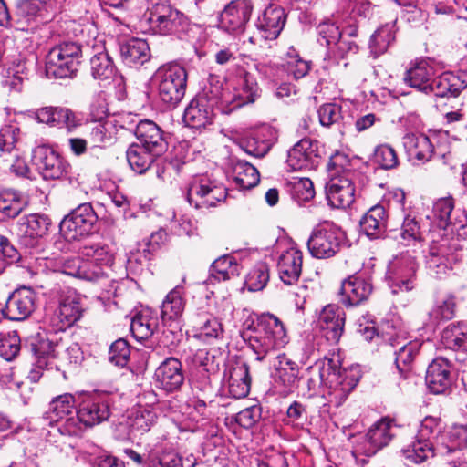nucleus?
<instances>
[{
    "instance_id": "obj_1",
    "label": "nucleus",
    "mask_w": 467,
    "mask_h": 467,
    "mask_svg": "<svg viewBox=\"0 0 467 467\" xmlns=\"http://www.w3.org/2000/svg\"><path fill=\"white\" fill-rule=\"evenodd\" d=\"M140 24L142 30L162 36H180L189 27L188 18L167 0H147Z\"/></svg>"
},
{
    "instance_id": "obj_2",
    "label": "nucleus",
    "mask_w": 467,
    "mask_h": 467,
    "mask_svg": "<svg viewBox=\"0 0 467 467\" xmlns=\"http://www.w3.org/2000/svg\"><path fill=\"white\" fill-rule=\"evenodd\" d=\"M320 379L331 391L330 402L341 406L359 380L358 368L341 369L339 357L325 358L319 370Z\"/></svg>"
},
{
    "instance_id": "obj_3",
    "label": "nucleus",
    "mask_w": 467,
    "mask_h": 467,
    "mask_svg": "<svg viewBox=\"0 0 467 467\" xmlns=\"http://www.w3.org/2000/svg\"><path fill=\"white\" fill-rule=\"evenodd\" d=\"M187 71L177 63L161 65L153 74L160 100L168 108H175L183 99L187 88Z\"/></svg>"
},
{
    "instance_id": "obj_4",
    "label": "nucleus",
    "mask_w": 467,
    "mask_h": 467,
    "mask_svg": "<svg viewBox=\"0 0 467 467\" xmlns=\"http://www.w3.org/2000/svg\"><path fill=\"white\" fill-rule=\"evenodd\" d=\"M110 415V396L96 393L87 397L79 404L77 418L67 420L64 430L68 436H80L85 427H92L109 419Z\"/></svg>"
},
{
    "instance_id": "obj_5",
    "label": "nucleus",
    "mask_w": 467,
    "mask_h": 467,
    "mask_svg": "<svg viewBox=\"0 0 467 467\" xmlns=\"http://www.w3.org/2000/svg\"><path fill=\"white\" fill-rule=\"evenodd\" d=\"M345 157L337 154L332 157L330 166L332 177L326 185V194L329 204L334 208L345 209L349 207L355 198L354 177L355 172L343 167Z\"/></svg>"
},
{
    "instance_id": "obj_6",
    "label": "nucleus",
    "mask_w": 467,
    "mask_h": 467,
    "mask_svg": "<svg viewBox=\"0 0 467 467\" xmlns=\"http://www.w3.org/2000/svg\"><path fill=\"white\" fill-rule=\"evenodd\" d=\"M81 54L80 44L63 42L57 45L47 56V75L56 78L74 77L80 63Z\"/></svg>"
},
{
    "instance_id": "obj_7",
    "label": "nucleus",
    "mask_w": 467,
    "mask_h": 467,
    "mask_svg": "<svg viewBox=\"0 0 467 467\" xmlns=\"http://www.w3.org/2000/svg\"><path fill=\"white\" fill-rule=\"evenodd\" d=\"M345 239V233L340 227L326 221L313 229L307 240V248L315 258H331L339 252Z\"/></svg>"
},
{
    "instance_id": "obj_8",
    "label": "nucleus",
    "mask_w": 467,
    "mask_h": 467,
    "mask_svg": "<svg viewBox=\"0 0 467 467\" xmlns=\"http://www.w3.org/2000/svg\"><path fill=\"white\" fill-rule=\"evenodd\" d=\"M57 9L55 0H22L16 8L14 27L33 31L39 25L48 22Z\"/></svg>"
},
{
    "instance_id": "obj_9",
    "label": "nucleus",
    "mask_w": 467,
    "mask_h": 467,
    "mask_svg": "<svg viewBox=\"0 0 467 467\" xmlns=\"http://www.w3.org/2000/svg\"><path fill=\"white\" fill-rule=\"evenodd\" d=\"M418 266L416 257L408 252L392 259L388 267L387 280L393 294L408 292L415 287Z\"/></svg>"
},
{
    "instance_id": "obj_10",
    "label": "nucleus",
    "mask_w": 467,
    "mask_h": 467,
    "mask_svg": "<svg viewBox=\"0 0 467 467\" xmlns=\"http://www.w3.org/2000/svg\"><path fill=\"white\" fill-rule=\"evenodd\" d=\"M225 197V188L205 176L194 177L187 188V200L197 209L214 207Z\"/></svg>"
},
{
    "instance_id": "obj_11",
    "label": "nucleus",
    "mask_w": 467,
    "mask_h": 467,
    "mask_svg": "<svg viewBox=\"0 0 467 467\" xmlns=\"http://www.w3.org/2000/svg\"><path fill=\"white\" fill-rule=\"evenodd\" d=\"M98 220L90 203H82L61 221L59 229L67 241H75L93 232Z\"/></svg>"
},
{
    "instance_id": "obj_12",
    "label": "nucleus",
    "mask_w": 467,
    "mask_h": 467,
    "mask_svg": "<svg viewBox=\"0 0 467 467\" xmlns=\"http://www.w3.org/2000/svg\"><path fill=\"white\" fill-rule=\"evenodd\" d=\"M286 13L283 7L267 6L254 22L255 32L249 41L256 44L260 40H275L285 27Z\"/></svg>"
},
{
    "instance_id": "obj_13",
    "label": "nucleus",
    "mask_w": 467,
    "mask_h": 467,
    "mask_svg": "<svg viewBox=\"0 0 467 467\" xmlns=\"http://www.w3.org/2000/svg\"><path fill=\"white\" fill-rule=\"evenodd\" d=\"M78 254L84 264L90 265L91 272H98L96 280L105 276L114 263V253L101 242H88L78 248Z\"/></svg>"
},
{
    "instance_id": "obj_14",
    "label": "nucleus",
    "mask_w": 467,
    "mask_h": 467,
    "mask_svg": "<svg viewBox=\"0 0 467 467\" xmlns=\"http://www.w3.org/2000/svg\"><path fill=\"white\" fill-rule=\"evenodd\" d=\"M277 248H284L277 261L280 279L285 285H293L301 275L303 253L295 244L289 242L278 243Z\"/></svg>"
},
{
    "instance_id": "obj_15",
    "label": "nucleus",
    "mask_w": 467,
    "mask_h": 467,
    "mask_svg": "<svg viewBox=\"0 0 467 467\" xmlns=\"http://www.w3.org/2000/svg\"><path fill=\"white\" fill-rule=\"evenodd\" d=\"M460 260L456 250L447 242L432 244L426 256V267L429 274L435 278H443Z\"/></svg>"
},
{
    "instance_id": "obj_16",
    "label": "nucleus",
    "mask_w": 467,
    "mask_h": 467,
    "mask_svg": "<svg viewBox=\"0 0 467 467\" xmlns=\"http://www.w3.org/2000/svg\"><path fill=\"white\" fill-rule=\"evenodd\" d=\"M75 398L72 394L65 393L54 398L48 404L47 410L43 413V420L49 426H57L58 431L68 435L64 430L67 420L77 418Z\"/></svg>"
},
{
    "instance_id": "obj_17",
    "label": "nucleus",
    "mask_w": 467,
    "mask_h": 467,
    "mask_svg": "<svg viewBox=\"0 0 467 467\" xmlns=\"http://www.w3.org/2000/svg\"><path fill=\"white\" fill-rule=\"evenodd\" d=\"M32 161L45 180L60 179L67 172V163L45 145L34 149Z\"/></svg>"
},
{
    "instance_id": "obj_18",
    "label": "nucleus",
    "mask_w": 467,
    "mask_h": 467,
    "mask_svg": "<svg viewBox=\"0 0 467 467\" xmlns=\"http://www.w3.org/2000/svg\"><path fill=\"white\" fill-rule=\"evenodd\" d=\"M254 5L251 0H233L220 15V26L230 33L243 32L249 21Z\"/></svg>"
},
{
    "instance_id": "obj_19",
    "label": "nucleus",
    "mask_w": 467,
    "mask_h": 467,
    "mask_svg": "<svg viewBox=\"0 0 467 467\" xmlns=\"http://www.w3.org/2000/svg\"><path fill=\"white\" fill-rule=\"evenodd\" d=\"M57 331L40 328L38 332L30 336L29 344L35 356L36 366L39 368H48L56 358Z\"/></svg>"
},
{
    "instance_id": "obj_20",
    "label": "nucleus",
    "mask_w": 467,
    "mask_h": 467,
    "mask_svg": "<svg viewBox=\"0 0 467 467\" xmlns=\"http://www.w3.org/2000/svg\"><path fill=\"white\" fill-rule=\"evenodd\" d=\"M389 200L390 206L400 213L402 218V224L400 230V236L405 245H410L414 242H420L421 232L418 221L407 213L405 192L397 189L391 193Z\"/></svg>"
},
{
    "instance_id": "obj_21",
    "label": "nucleus",
    "mask_w": 467,
    "mask_h": 467,
    "mask_svg": "<svg viewBox=\"0 0 467 467\" xmlns=\"http://www.w3.org/2000/svg\"><path fill=\"white\" fill-rule=\"evenodd\" d=\"M51 225L48 216L31 213L23 216L16 223L17 235L25 245L33 246L37 240L47 235Z\"/></svg>"
},
{
    "instance_id": "obj_22",
    "label": "nucleus",
    "mask_w": 467,
    "mask_h": 467,
    "mask_svg": "<svg viewBox=\"0 0 467 467\" xmlns=\"http://www.w3.org/2000/svg\"><path fill=\"white\" fill-rule=\"evenodd\" d=\"M213 105L206 96H197L186 107L182 120L192 129L202 130L213 124Z\"/></svg>"
},
{
    "instance_id": "obj_23",
    "label": "nucleus",
    "mask_w": 467,
    "mask_h": 467,
    "mask_svg": "<svg viewBox=\"0 0 467 467\" xmlns=\"http://www.w3.org/2000/svg\"><path fill=\"white\" fill-rule=\"evenodd\" d=\"M423 133H406L402 139L409 160L415 165L429 161L435 152L434 140Z\"/></svg>"
},
{
    "instance_id": "obj_24",
    "label": "nucleus",
    "mask_w": 467,
    "mask_h": 467,
    "mask_svg": "<svg viewBox=\"0 0 467 467\" xmlns=\"http://www.w3.org/2000/svg\"><path fill=\"white\" fill-rule=\"evenodd\" d=\"M317 142L304 138L297 141L287 152L286 164L291 171L312 168L318 154Z\"/></svg>"
},
{
    "instance_id": "obj_25",
    "label": "nucleus",
    "mask_w": 467,
    "mask_h": 467,
    "mask_svg": "<svg viewBox=\"0 0 467 467\" xmlns=\"http://www.w3.org/2000/svg\"><path fill=\"white\" fill-rule=\"evenodd\" d=\"M433 217L438 226L446 229L453 226L462 229L467 226V214L462 210L454 209V201L451 197L437 200L433 204Z\"/></svg>"
},
{
    "instance_id": "obj_26",
    "label": "nucleus",
    "mask_w": 467,
    "mask_h": 467,
    "mask_svg": "<svg viewBox=\"0 0 467 467\" xmlns=\"http://www.w3.org/2000/svg\"><path fill=\"white\" fill-rule=\"evenodd\" d=\"M157 387L172 392L181 388L184 381L182 363L175 358H168L157 368L154 373Z\"/></svg>"
},
{
    "instance_id": "obj_27",
    "label": "nucleus",
    "mask_w": 467,
    "mask_h": 467,
    "mask_svg": "<svg viewBox=\"0 0 467 467\" xmlns=\"http://www.w3.org/2000/svg\"><path fill=\"white\" fill-rule=\"evenodd\" d=\"M135 136L141 145L155 154L162 155L168 149L161 128L152 120L141 119L136 126Z\"/></svg>"
},
{
    "instance_id": "obj_28",
    "label": "nucleus",
    "mask_w": 467,
    "mask_h": 467,
    "mask_svg": "<svg viewBox=\"0 0 467 467\" xmlns=\"http://www.w3.org/2000/svg\"><path fill=\"white\" fill-rule=\"evenodd\" d=\"M36 295L28 287L16 290L5 304L9 321H24L35 309Z\"/></svg>"
},
{
    "instance_id": "obj_29",
    "label": "nucleus",
    "mask_w": 467,
    "mask_h": 467,
    "mask_svg": "<svg viewBox=\"0 0 467 467\" xmlns=\"http://www.w3.org/2000/svg\"><path fill=\"white\" fill-rule=\"evenodd\" d=\"M467 87V73L444 72L432 79L430 94L436 97H457Z\"/></svg>"
},
{
    "instance_id": "obj_30",
    "label": "nucleus",
    "mask_w": 467,
    "mask_h": 467,
    "mask_svg": "<svg viewBox=\"0 0 467 467\" xmlns=\"http://www.w3.org/2000/svg\"><path fill=\"white\" fill-rule=\"evenodd\" d=\"M36 119L52 127H65L72 130L79 125L75 113L66 108L44 107L36 111Z\"/></svg>"
},
{
    "instance_id": "obj_31",
    "label": "nucleus",
    "mask_w": 467,
    "mask_h": 467,
    "mask_svg": "<svg viewBox=\"0 0 467 467\" xmlns=\"http://www.w3.org/2000/svg\"><path fill=\"white\" fill-rule=\"evenodd\" d=\"M392 437L390 421L385 419L379 420L364 436V453L368 456L374 455L378 451L387 446Z\"/></svg>"
},
{
    "instance_id": "obj_32",
    "label": "nucleus",
    "mask_w": 467,
    "mask_h": 467,
    "mask_svg": "<svg viewBox=\"0 0 467 467\" xmlns=\"http://www.w3.org/2000/svg\"><path fill=\"white\" fill-rule=\"evenodd\" d=\"M118 133L116 119H97L88 125V139L93 147L112 145Z\"/></svg>"
},
{
    "instance_id": "obj_33",
    "label": "nucleus",
    "mask_w": 467,
    "mask_h": 467,
    "mask_svg": "<svg viewBox=\"0 0 467 467\" xmlns=\"http://www.w3.org/2000/svg\"><path fill=\"white\" fill-rule=\"evenodd\" d=\"M434 74L433 67L429 62L421 60L406 71L404 82L420 92L430 94Z\"/></svg>"
},
{
    "instance_id": "obj_34",
    "label": "nucleus",
    "mask_w": 467,
    "mask_h": 467,
    "mask_svg": "<svg viewBox=\"0 0 467 467\" xmlns=\"http://www.w3.org/2000/svg\"><path fill=\"white\" fill-rule=\"evenodd\" d=\"M84 311L81 296L72 288L63 289L57 308L59 321H79Z\"/></svg>"
},
{
    "instance_id": "obj_35",
    "label": "nucleus",
    "mask_w": 467,
    "mask_h": 467,
    "mask_svg": "<svg viewBox=\"0 0 467 467\" xmlns=\"http://www.w3.org/2000/svg\"><path fill=\"white\" fill-rule=\"evenodd\" d=\"M450 365L444 358L434 359L428 367L426 383L432 393L444 392L451 385Z\"/></svg>"
},
{
    "instance_id": "obj_36",
    "label": "nucleus",
    "mask_w": 467,
    "mask_h": 467,
    "mask_svg": "<svg viewBox=\"0 0 467 467\" xmlns=\"http://www.w3.org/2000/svg\"><path fill=\"white\" fill-rule=\"evenodd\" d=\"M158 414L153 407L138 406L130 412L127 425L133 435H143L156 424Z\"/></svg>"
},
{
    "instance_id": "obj_37",
    "label": "nucleus",
    "mask_w": 467,
    "mask_h": 467,
    "mask_svg": "<svg viewBox=\"0 0 467 467\" xmlns=\"http://www.w3.org/2000/svg\"><path fill=\"white\" fill-rule=\"evenodd\" d=\"M371 292L372 285L360 276H350L341 285L344 302L349 306H357L367 300Z\"/></svg>"
},
{
    "instance_id": "obj_38",
    "label": "nucleus",
    "mask_w": 467,
    "mask_h": 467,
    "mask_svg": "<svg viewBox=\"0 0 467 467\" xmlns=\"http://www.w3.org/2000/svg\"><path fill=\"white\" fill-rule=\"evenodd\" d=\"M28 205V200L21 192L14 189L0 190V215L4 219L17 217Z\"/></svg>"
},
{
    "instance_id": "obj_39",
    "label": "nucleus",
    "mask_w": 467,
    "mask_h": 467,
    "mask_svg": "<svg viewBox=\"0 0 467 467\" xmlns=\"http://www.w3.org/2000/svg\"><path fill=\"white\" fill-rule=\"evenodd\" d=\"M145 450L148 467H183L181 456L173 451H163L159 441L149 442Z\"/></svg>"
},
{
    "instance_id": "obj_40",
    "label": "nucleus",
    "mask_w": 467,
    "mask_h": 467,
    "mask_svg": "<svg viewBox=\"0 0 467 467\" xmlns=\"http://www.w3.org/2000/svg\"><path fill=\"white\" fill-rule=\"evenodd\" d=\"M122 61L130 66H140L150 57L148 43L140 38H131L120 46Z\"/></svg>"
},
{
    "instance_id": "obj_41",
    "label": "nucleus",
    "mask_w": 467,
    "mask_h": 467,
    "mask_svg": "<svg viewBox=\"0 0 467 467\" xmlns=\"http://www.w3.org/2000/svg\"><path fill=\"white\" fill-rule=\"evenodd\" d=\"M360 226L368 237H379L388 226L385 208L380 204L371 207L360 221Z\"/></svg>"
},
{
    "instance_id": "obj_42",
    "label": "nucleus",
    "mask_w": 467,
    "mask_h": 467,
    "mask_svg": "<svg viewBox=\"0 0 467 467\" xmlns=\"http://www.w3.org/2000/svg\"><path fill=\"white\" fill-rule=\"evenodd\" d=\"M232 179L236 187L247 190L254 187L260 181L257 169L247 161L236 160L232 164Z\"/></svg>"
},
{
    "instance_id": "obj_43",
    "label": "nucleus",
    "mask_w": 467,
    "mask_h": 467,
    "mask_svg": "<svg viewBox=\"0 0 467 467\" xmlns=\"http://www.w3.org/2000/svg\"><path fill=\"white\" fill-rule=\"evenodd\" d=\"M160 156V154H155L152 150L137 143L131 144L127 150V161L130 168L139 174L148 171Z\"/></svg>"
},
{
    "instance_id": "obj_44",
    "label": "nucleus",
    "mask_w": 467,
    "mask_h": 467,
    "mask_svg": "<svg viewBox=\"0 0 467 467\" xmlns=\"http://www.w3.org/2000/svg\"><path fill=\"white\" fill-rule=\"evenodd\" d=\"M429 317L434 321H451L459 317L457 297L448 293L434 302L429 312Z\"/></svg>"
},
{
    "instance_id": "obj_45",
    "label": "nucleus",
    "mask_w": 467,
    "mask_h": 467,
    "mask_svg": "<svg viewBox=\"0 0 467 467\" xmlns=\"http://www.w3.org/2000/svg\"><path fill=\"white\" fill-rule=\"evenodd\" d=\"M358 51V46L349 37L342 35L340 40H337L331 47L327 50L324 57L326 68H331L338 66L340 60H344L349 55H355Z\"/></svg>"
},
{
    "instance_id": "obj_46",
    "label": "nucleus",
    "mask_w": 467,
    "mask_h": 467,
    "mask_svg": "<svg viewBox=\"0 0 467 467\" xmlns=\"http://www.w3.org/2000/svg\"><path fill=\"white\" fill-rule=\"evenodd\" d=\"M251 378L249 368L245 363L238 364L231 369L229 377V392L236 399L244 398L249 394Z\"/></svg>"
},
{
    "instance_id": "obj_47",
    "label": "nucleus",
    "mask_w": 467,
    "mask_h": 467,
    "mask_svg": "<svg viewBox=\"0 0 467 467\" xmlns=\"http://www.w3.org/2000/svg\"><path fill=\"white\" fill-rule=\"evenodd\" d=\"M251 378L249 368L245 363L238 364L231 369L229 377V392L236 399L244 398L249 394Z\"/></svg>"
},
{
    "instance_id": "obj_48",
    "label": "nucleus",
    "mask_w": 467,
    "mask_h": 467,
    "mask_svg": "<svg viewBox=\"0 0 467 467\" xmlns=\"http://www.w3.org/2000/svg\"><path fill=\"white\" fill-rule=\"evenodd\" d=\"M234 107L253 103L260 96V88L256 79L249 72H244L238 78Z\"/></svg>"
},
{
    "instance_id": "obj_49",
    "label": "nucleus",
    "mask_w": 467,
    "mask_h": 467,
    "mask_svg": "<svg viewBox=\"0 0 467 467\" xmlns=\"http://www.w3.org/2000/svg\"><path fill=\"white\" fill-rule=\"evenodd\" d=\"M182 292L183 287L177 285L166 296L161 309L162 321H176L182 317L184 310Z\"/></svg>"
},
{
    "instance_id": "obj_50",
    "label": "nucleus",
    "mask_w": 467,
    "mask_h": 467,
    "mask_svg": "<svg viewBox=\"0 0 467 467\" xmlns=\"http://www.w3.org/2000/svg\"><path fill=\"white\" fill-rule=\"evenodd\" d=\"M396 25L394 22L387 23L379 27L370 36L369 49L377 57L384 54L389 46L395 41Z\"/></svg>"
},
{
    "instance_id": "obj_51",
    "label": "nucleus",
    "mask_w": 467,
    "mask_h": 467,
    "mask_svg": "<svg viewBox=\"0 0 467 467\" xmlns=\"http://www.w3.org/2000/svg\"><path fill=\"white\" fill-rule=\"evenodd\" d=\"M401 452L410 462L420 464L434 456V447L431 440L416 436L415 440L403 448Z\"/></svg>"
},
{
    "instance_id": "obj_52",
    "label": "nucleus",
    "mask_w": 467,
    "mask_h": 467,
    "mask_svg": "<svg viewBox=\"0 0 467 467\" xmlns=\"http://www.w3.org/2000/svg\"><path fill=\"white\" fill-rule=\"evenodd\" d=\"M91 74L95 79L102 82L109 81L116 77V67L106 51L95 54L90 59Z\"/></svg>"
},
{
    "instance_id": "obj_53",
    "label": "nucleus",
    "mask_w": 467,
    "mask_h": 467,
    "mask_svg": "<svg viewBox=\"0 0 467 467\" xmlns=\"http://www.w3.org/2000/svg\"><path fill=\"white\" fill-rule=\"evenodd\" d=\"M67 29L68 34L78 38L76 43L80 44V47L84 44L89 46L98 35V29L90 17L69 21Z\"/></svg>"
},
{
    "instance_id": "obj_54",
    "label": "nucleus",
    "mask_w": 467,
    "mask_h": 467,
    "mask_svg": "<svg viewBox=\"0 0 467 467\" xmlns=\"http://www.w3.org/2000/svg\"><path fill=\"white\" fill-rule=\"evenodd\" d=\"M466 341L467 323H451L442 331L441 342L447 348L464 347Z\"/></svg>"
},
{
    "instance_id": "obj_55",
    "label": "nucleus",
    "mask_w": 467,
    "mask_h": 467,
    "mask_svg": "<svg viewBox=\"0 0 467 467\" xmlns=\"http://www.w3.org/2000/svg\"><path fill=\"white\" fill-rule=\"evenodd\" d=\"M211 272L215 279L224 281L239 275L240 265L233 256L223 255L213 263Z\"/></svg>"
},
{
    "instance_id": "obj_56",
    "label": "nucleus",
    "mask_w": 467,
    "mask_h": 467,
    "mask_svg": "<svg viewBox=\"0 0 467 467\" xmlns=\"http://www.w3.org/2000/svg\"><path fill=\"white\" fill-rule=\"evenodd\" d=\"M62 272L66 275L88 281H96L98 272H91L90 265L84 264L80 256L66 259L62 265Z\"/></svg>"
},
{
    "instance_id": "obj_57",
    "label": "nucleus",
    "mask_w": 467,
    "mask_h": 467,
    "mask_svg": "<svg viewBox=\"0 0 467 467\" xmlns=\"http://www.w3.org/2000/svg\"><path fill=\"white\" fill-rule=\"evenodd\" d=\"M269 281V270L266 265H256L247 275L245 285L249 291L263 290Z\"/></svg>"
},
{
    "instance_id": "obj_58",
    "label": "nucleus",
    "mask_w": 467,
    "mask_h": 467,
    "mask_svg": "<svg viewBox=\"0 0 467 467\" xmlns=\"http://www.w3.org/2000/svg\"><path fill=\"white\" fill-rule=\"evenodd\" d=\"M292 195L298 202H306L315 196L313 182L306 177H295L291 182Z\"/></svg>"
},
{
    "instance_id": "obj_59",
    "label": "nucleus",
    "mask_w": 467,
    "mask_h": 467,
    "mask_svg": "<svg viewBox=\"0 0 467 467\" xmlns=\"http://www.w3.org/2000/svg\"><path fill=\"white\" fill-rule=\"evenodd\" d=\"M317 41L320 45L326 46L327 50L337 40H340L342 32L339 27L331 22L320 23L317 27Z\"/></svg>"
},
{
    "instance_id": "obj_60",
    "label": "nucleus",
    "mask_w": 467,
    "mask_h": 467,
    "mask_svg": "<svg viewBox=\"0 0 467 467\" xmlns=\"http://www.w3.org/2000/svg\"><path fill=\"white\" fill-rule=\"evenodd\" d=\"M20 351V338L16 331L0 336V356L13 360Z\"/></svg>"
},
{
    "instance_id": "obj_61",
    "label": "nucleus",
    "mask_w": 467,
    "mask_h": 467,
    "mask_svg": "<svg viewBox=\"0 0 467 467\" xmlns=\"http://www.w3.org/2000/svg\"><path fill=\"white\" fill-rule=\"evenodd\" d=\"M130 356L128 342L122 338L111 344L109 351V359L114 365L123 368L127 365Z\"/></svg>"
},
{
    "instance_id": "obj_62",
    "label": "nucleus",
    "mask_w": 467,
    "mask_h": 467,
    "mask_svg": "<svg viewBox=\"0 0 467 467\" xmlns=\"http://www.w3.org/2000/svg\"><path fill=\"white\" fill-rule=\"evenodd\" d=\"M418 342L410 341L396 352L395 364L400 372L407 370L420 348Z\"/></svg>"
},
{
    "instance_id": "obj_63",
    "label": "nucleus",
    "mask_w": 467,
    "mask_h": 467,
    "mask_svg": "<svg viewBox=\"0 0 467 467\" xmlns=\"http://www.w3.org/2000/svg\"><path fill=\"white\" fill-rule=\"evenodd\" d=\"M374 161L385 170L393 169L399 163L395 150L386 144L379 145L376 148L374 151Z\"/></svg>"
},
{
    "instance_id": "obj_64",
    "label": "nucleus",
    "mask_w": 467,
    "mask_h": 467,
    "mask_svg": "<svg viewBox=\"0 0 467 467\" xmlns=\"http://www.w3.org/2000/svg\"><path fill=\"white\" fill-rule=\"evenodd\" d=\"M223 334L222 323H201L193 337L204 343H212L213 340L223 337Z\"/></svg>"
}]
</instances>
